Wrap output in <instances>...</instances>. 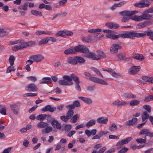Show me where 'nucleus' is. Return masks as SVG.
Wrapping results in <instances>:
<instances>
[{"label":"nucleus","mask_w":153,"mask_h":153,"mask_svg":"<svg viewBox=\"0 0 153 153\" xmlns=\"http://www.w3.org/2000/svg\"><path fill=\"white\" fill-rule=\"evenodd\" d=\"M86 57L92 59L93 60H98L99 59V57L95 53L92 52L89 53L86 55Z\"/></svg>","instance_id":"4be33fe9"},{"label":"nucleus","mask_w":153,"mask_h":153,"mask_svg":"<svg viewBox=\"0 0 153 153\" xmlns=\"http://www.w3.org/2000/svg\"><path fill=\"white\" fill-rule=\"evenodd\" d=\"M151 22H151L150 21H147L139 23L137 25L136 28L138 29H140L146 27L152 24L151 23Z\"/></svg>","instance_id":"f8f14e48"},{"label":"nucleus","mask_w":153,"mask_h":153,"mask_svg":"<svg viewBox=\"0 0 153 153\" xmlns=\"http://www.w3.org/2000/svg\"><path fill=\"white\" fill-rule=\"evenodd\" d=\"M74 107H78L81 106V104L79 102L78 100H76L74 101L73 103Z\"/></svg>","instance_id":"69168bd1"},{"label":"nucleus","mask_w":153,"mask_h":153,"mask_svg":"<svg viewBox=\"0 0 153 153\" xmlns=\"http://www.w3.org/2000/svg\"><path fill=\"white\" fill-rule=\"evenodd\" d=\"M151 100H153V95H150L149 96L146 97L144 100L146 102H148Z\"/></svg>","instance_id":"0e129e2a"},{"label":"nucleus","mask_w":153,"mask_h":153,"mask_svg":"<svg viewBox=\"0 0 153 153\" xmlns=\"http://www.w3.org/2000/svg\"><path fill=\"white\" fill-rule=\"evenodd\" d=\"M74 113V112L73 110H68L66 114V116L68 118L70 119L73 116Z\"/></svg>","instance_id":"3c124183"},{"label":"nucleus","mask_w":153,"mask_h":153,"mask_svg":"<svg viewBox=\"0 0 153 153\" xmlns=\"http://www.w3.org/2000/svg\"><path fill=\"white\" fill-rule=\"evenodd\" d=\"M137 121V119L136 118H133L132 119L126 122L125 123V125L128 126H133L135 125Z\"/></svg>","instance_id":"f3484780"},{"label":"nucleus","mask_w":153,"mask_h":153,"mask_svg":"<svg viewBox=\"0 0 153 153\" xmlns=\"http://www.w3.org/2000/svg\"><path fill=\"white\" fill-rule=\"evenodd\" d=\"M117 126L116 124L112 123L111 126L109 128V130L111 131H113L117 129Z\"/></svg>","instance_id":"bf43d9fd"},{"label":"nucleus","mask_w":153,"mask_h":153,"mask_svg":"<svg viewBox=\"0 0 153 153\" xmlns=\"http://www.w3.org/2000/svg\"><path fill=\"white\" fill-rule=\"evenodd\" d=\"M137 13L138 11L137 10L132 11L125 10L120 12L119 14L122 16H131L132 15L135 14Z\"/></svg>","instance_id":"6e6552de"},{"label":"nucleus","mask_w":153,"mask_h":153,"mask_svg":"<svg viewBox=\"0 0 153 153\" xmlns=\"http://www.w3.org/2000/svg\"><path fill=\"white\" fill-rule=\"evenodd\" d=\"M122 97L128 98H135L136 96L132 94L128 93H125L121 95Z\"/></svg>","instance_id":"2f4dec72"},{"label":"nucleus","mask_w":153,"mask_h":153,"mask_svg":"<svg viewBox=\"0 0 153 153\" xmlns=\"http://www.w3.org/2000/svg\"><path fill=\"white\" fill-rule=\"evenodd\" d=\"M151 4L147 0H142L139 2L135 3L134 5L137 7L144 8L148 7Z\"/></svg>","instance_id":"20e7f679"},{"label":"nucleus","mask_w":153,"mask_h":153,"mask_svg":"<svg viewBox=\"0 0 153 153\" xmlns=\"http://www.w3.org/2000/svg\"><path fill=\"white\" fill-rule=\"evenodd\" d=\"M146 35L149 37V39L153 41V31H149L146 32Z\"/></svg>","instance_id":"6e6d98bb"},{"label":"nucleus","mask_w":153,"mask_h":153,"mask_svg":"<svg viewBox=\"0 0 153 153\" xmlns=\"http://www.w3.org/2000/svg\"><path fill=\"white\" fill-rule=\"evenodd\" d=\"M15 60V58L13 55H11L10 56L9 59V61L10 66H13V65Z\"/></svg>","instance_id":"a18cd8bd"},{"label":"nucleus","mask_w":153,"mask_h":153,"mask_svg":"<svg viewBox=\"0 0 153 153\" xmlns=\"http://www.w3.org/2000/svg\"><path fill=\"white\" fill-rule=\"evenodd\" d=\"M76 61L79 64H83L85 62V59L82 57L76 56Z\"/></svg>","instance_id":"37998d69"},{"label":"nucleus","mask_w":153,"mask_h":153,"mask_svg":"<svg viewBox=\"0 0 153 153\" xmlns=\"http://www.w3.org/2000/svg\"><path fill=\"white\" fill-rule=\"evenodd\" d=\"M112 104L116 106H125L128 104V103L126 101H121L120 100H117L113 102Z\"/></svg>","instance_id":"aec40b11"},{"label":"nucleus","mask_w":153,"mask_h":153,"mask_svg":"<svg viewBox=\"0 0 153 153\" xmlns=\"http://www.w3.org/2000/svg\"><path fill=\"white\" fill-rule=\"evenodd\" d=\"M143 20H150L153 18V15L149 14V13L146 10L143 12L141 15Z\"/></svg>","instance_id":"ddd939ff"},{"label":"nucleus","mask_w":153,"mask_h":153,"mask_svg":"<svg viewBox=\"0 0 153 153\" xmlns=\"http://www.w3.org/2000/svg\"><path fill=\"white\" fill-rule=\"evenodd\" d=\"M102 30L99 28L92 29L88 30L89 33H93L101 32Z\"/></svg>","instance_id":"5fc2aeb1"},{"label":"nucleus","mask_w":153,"mask_h":153,"mask_svg":"<svg viewBox=\"0 0 153 153\" xmlns=\"http://www.w3.org/2000/svg\"><path fill=\"white\" fill-rule=\"evenodd\" d=\"M132 57L137 59L140 61H142L144 59V57L142 54L138 53L135 54L132 56Z\"/></svg>","instance_id":"72a5a7b5"},{"label":"nucleus","mask_w":153,"mask_h":153,"mask_svg":"<svg viewBox=\"0 0 153 153\" xmlns=\"http://www.w3.org/2000/svg\"><path fill=\"white\" fill-rule=\"evenodd\" d=\"M136 141L139 143H145L146 142V140L145 139V138L144 139L140 138L137 139L136 140Z\"/></svg>","instance_id":"052dcab7"},{"label":"nucleus","mask_w":153,"mask_h":153,"mask_svg":"<svg viewBox=\"0 0 153 153\" xmlns=\"http://www.w3.org/2000/svg\"><path fill=\"white\" fill-rule=\"evenodd\" d=\"M48 124L43 121L40 122L37 124V126L41 128H45L48 126Z\"/></svg>","instance_id":"7c9ffc66"},{"label":"nucleus","mask_w":153,"mask_h":153,"mask_svg":"<svg viewBox=\"0 0 153 153\" xmlns=\"http://www.w3.org/2000/svg\"><path fill=\"white\" fill-rule=\"evenodd\" d=\"M51 82V78L49 77H45L43 78V80L41 82V84H47Z\"/></svg>","instance_id":"c756f323"},{"label":"nucleus","mask_w":153,"mask_h":153,"mask_svg":"<svg viewBox=\"0 0 153 153\" xmlns=\"http://www.w3.org/2000/svg\"><path fill=\"white\" fill-rule=\"evenodd\" d=\"M31 12L32 14L36 16H37L39 15L40 16H42L41 12L36 10H32Z\"/></svg>","instance_id":"49530a36"},{"label":"nucleus","mask_w":153,"mask_h":153,"mask_svg":"<svg viewBox=\"0 0 153 153\" xmlns=\"http://www.w3.org/2000/svg\"><path fill=\"white\" fill-rule=\"evenodd\" d=\"M45 130H43L42 131V133L44 134V132H45L46 133H49L52 130V128L51 126H48L47 127L45 128Z\"/></svg>","instance_id":"c03bdc74"},{"label":"nucleus","mask_w":153,"mask_h":153,"mask_svg":"<svg viewBox=\"0 0 153 153\" xmlns=\"http://www.w3.org/2000/svg\"><path fill=\"white\" fill-rule=\"evenodd\" d=\"M56 107H52L50 105H47L45 107L41 109L42 111L46 112L48 111L50 112H53L56 110Z\"/></svg>","instance_id":"a211bd4d"},{"label":"nucleus","mask_w":153,"mask_h":153,"mask_svg":"<svg viewBox=\"0 0 153 153\" xmlns=\"http://www.w3.org/2000/svg\"><path fill=\"white\" fill-rule=\"evenodd\" d=\"M149 117V114L146 111L143 112L141 115V117L142 119V121L143 122H146L147 121Z\"/></svg>","instance_id":"cd10ccee"},{"label":"nucleus","mask_w":153,"mask_h":153,"mask_svg":"<svg viewBox=\"0 0 153 153\" xmlns=\"http://www.w3.org/2000/svg\"><path fill=\"white\" fill-rule=\"evenodd\" d=\"M37 94L36 93H27L25 94H24V97H34L36 96H37Z\"/></svg>","instance_id":"680f3d73"},{"label":"nucleus","mask_w":153,"mask_h":153,"mask_svg":"<svg viewBox=\"0 0 153 153\" xmlns=\"http://www.w3.org/2000/svg\"><path fill=\"white\" fill-rule=\"evenodd\" d=\"M140 103V101L137 100H134L130 101L129 102V105L130 106H133L137 105Z\"/></svg>","instance_id":"4c0bfd02"},{"label":"nucleus","mask_w":153,"mask_h":153,"mask_svg":"<svg viewBox=\"0 0 153 153\" xmlns=\"http://www.w3.org/2000/svg\"><path fill=\"white\" fill-rule=\"evenodd\" d=\"M105 25L109 28L112 29H116L120 27L119 25L112 22L107 23H106Z\"/></svg>","instance_id":"412c9836"},{"label":"nucleus","mask_w":153,"mask_h":153,"mask_svg":"<svg viewBox=\"0 0 153 153\" xmlns=\"http://www.w3.org/2000/svg\"><path fill=\"white\" fill-rule=\"evenodd\" d=\"M10 108L11 109V111L15 114L18 115L19 114V111L20 109V108L16 104H11L10 105Z\"/></svg>","instance_id":"4468645a"},{"label":"nucleus","mask_w":153,"mask_h":153,"mask_svg":"<svg viewBox=\"0 0 153 153\" xmlns=\"http://www.w3.org/2000/svg\"><path fill=\"white\" fill-rule=\"evenodd\" d=\"M67 62L69 64L72 65H76L77 64V62L76 61V57H68L67 59Z\"/></svg>","instance_id":"5701e85b"},{"label":"nucleus","mask_w":153,"mask_h":153,"mask_svg":"<svg viewBox=\"0 0 153 153\" xmlns=\"http://www.w3.org/2000/svg\"><path fill=\"white\" fill-rule=\"evenodd\" d=\"M97 54L98 56H97L99 58V59L101 58H104L106 57V55L102 51L98 50L97 51Z\"/></svg>","instance_id":"c9c22d12"},{"label":"nucleus","mask_w":153,"mask_h":153,"mask_svg":"<svg viewBox=\"0 0 153 153\" xmlns=\"http://www.w3.org/2000/svg\"><path fill=\"white\" fill-rule=\"evenodd\" d=\"M60 119L61 120L63 121L64 122H66L69 119L68 118V117L66 116L63 115L60 117Z\"/></svg>","instance_id":"338daca9"},{"label":"nucleus","mask_w":153,"mask_h":153,"mask_svg":"<svg viewBox=\"0 0 153 153\" xmlns=\"http://www.w3.org/2000/svg\"><path fill=\"white\" fill-rule=\"evenodd\" d=\"M140 68V66H133L129 68V71L132 74H135L139 71Z\"/></svg>","instance_id":"6ab92c4d"},{"label":"nucleus","mask_w":153,"mask_h":153,"mask_svg":"<svg viewBox=\"0 0 153 153\" xmlns=\"http://www.w3.org/2000/svg\"><path fill=\"white\" fill-rule=\"evenodd\" d=\"M96 124V120H95L92 119L90 120L86 124V126L88 128L90 127L95 125Z\"/></svg>","instance_id":"f704fd0d"},{"label":"nucleus","mask_w":153,"mask_h":153,"mask_svg":"<svg viewBox=\"0 0 153 153\" xmlns=\"http://www.w3.org/2000/svg\"><path fill=\"white\" fill-rule=\"evenodd\" d=\"M149 130L148 129H142L141 131H140L139 133V134L140 135L142 134H146V135L145 136V138L146 137V136H147V134H148L149 133Z\"/></svg>","instance_id":"ea45409f"},{"label":"nucleus","mask_w":153,"mask_h":153,"mask_svg":"<svg viewBox=\"0 0 153 153\" xmlns=\"http://www.w3.org/2000/svg\"><path fill=\"white\" fill-rule=\"evenodd\" d=\"M130 18L132 20L137 22H141L143 20L141 15L140 16L135 15L132 17L131 16Z\"/></svg>","instance_id":"473e14b6"},{"label":"nucleus","mask_w":153,"mask_h":153,"mask_svg":"<svg viewBox=\"0 0 153 153\" xmlns=\"http://www.w3.org/2000/svg\"><path fill=\"white\" fill-rule=\"evenodd\" d=\"M25 89L28 91L35 92L37 91L38 89L34 83H30L27 85Z\"/></svg>","instance_id":"9d476101"},{"label":"nucleus","mask_w":153,"mask_h":153,"mask_svg":"<svg viewBox=\"0 0 153 153\" xmlns=\"http://www.w3.org/2000/svg\"><path fill=\"white\" fill-rule=\"evenodd\" d=\"M142 79L143 81H141V83L144 84L146 83L144 82H147L153 84V78L147 76H143L142 77Z\"/></svg>","instance_id":"2eb2a0df"},{"label":"nucleus","mask_w":153,"mask_h":153,"mask_svg":"<svg viewBox=\"0 0 153 153\" xmlns=\"http://www.w3.org/2000/svg\"><path fill=\"white\" fill-rule=\"evenodd\" d=\"M48 42V37H46L42 39L39 43V45H42L45 44Z\"/></svg>","instance_id":"8fccbe9b"},{"label":"nucleus","mask_w":153,"mask_h":153,"mask_svg":"<svg viewBox=\"0 0 153 153\" xmlns=\"http://www.w3.org/2000/svg\"><path fill=\"white\" fill-rule=\"evenodd\" d=\"M51 33V32H48V33H46L44 31L38 30L36 32V34L37 35H38L43 34H47L48 35H50Z\"/></svg>","instance_id":"4d7b16f0"},{"label":"nucleus","mask_w":153,"mask_h":153,"mask_svg":"<svg viewBox=\"0 0 153 153\" xmlns=\"http://www.w3.org/2000/svg\"><path fill=\"white\" fill-rule=\"evenodd\" d=\"M126 1H123L118 4H115L110 7V9L111 10H114L117 7H120L122 5L126 4Z\"/></svg>","instance_id":"bb28decb"},{"label":"nucleus","mask_w":153,"mask_h":153,"mask_svg":"<svg viewBox=\"0 0 153 153\" xmlns=\"http://www.w3.org/2000/svg\"><path fill=\"white\" fill-rule=\"evenodd\" d=\"M56 36L57 37L61 36L62 37H65L64 31L61 30L58 31L56 34Z\"/></svg>","instance_id":"de8ad7c7"},{"label":"nucleus","mask_w":153,"mask_h":153,"mask_svg":"<svg viewBox=\"0 0 153 153\" xmlns=\"http://www.w3.org/2000/svg\"><path fill=\"white\" fill-rule=\"evenodd\" d=\"M52 120L51 121V124L52 126L54 128H56L58 129H60L61 128V125L60 123H59L58 121L55 120L53 118H51Z\"/></svg>","instance_id":"dca6fc26"},{"label":"nucleus","mask_w":153,"mask_h":153,"mask_svg":"<svg viewBox=\"0 0 153 153\" xmlns=\"http://www.w3.org/2000/svg\"><path fill=\"white\" fill-rule=\"evenodd\" d=\"M19 40V42L18 43V44H19L17 45L21 47V49L24 48H25V42L24 40Z\"/></svg>","instance_id":"864d4df0"},{"label":"nucleus","mask_w":153,"mask_h":153,"mask_svg":"<svg viewBox=\"0 0 153 153\" xmlns=\"http://www.w3.org/2000/svg\"><path fill=\"white\" fill-rule=\"evenodd\" d=\"M27 78L33 82H35L37 80L35 76H28L27 77Z\"/></svg>","instance_id":"774afa93"},{"label":"nucleus","mask_w":153,"mask_h":153,"mask_svg":"<svg viewBox=\"0 0 153 153\" xmlns=\"http://www.w3.org/2000/svg\"><path fill=\"white\" fill-rule=\"evenodd\" d=\"M117 56L119 59L121 60H126V54L124 53H121L117 55Z\"/></svg>","instance_id":"e433bc0d"},{"label":"nucleus","mask_w":153,"mask_h":153,"mask_svg":"<svg viewBox=\"0 0 153 153\" xmlns=\"http://www.w3.org/2000/svg\"><path fill=\"white\" fill-rule=\"evenodd\" d=\"M9 32V30H6L2 28V30L1 31L0 34V37H3L5 36L8 34Z\"/></svg>","instance_id":"58836bf2"},{"label":"nucleus","mask_w":153,"mask_h":153,"mask_svg":"<svg viewBox=\"0 0 153 153\" xmlns=\"http://www.w3.org/2000/svg\"><path fill=\"white\" fill-rule=\"evenodd\" d=\"M35 42L32 41H30L27 42H25V48L33 45L35 44Z\"/></svg>","instance_id":"13d9d810"},{"label":"nucleus","mask_w":153,"mask_h":153,"mask_svg":"<svg viewBox=\"0 0 153 153\" xmlns=\"http://www.w3.org/2000/svg\"><path fill=\"white\" fill-rule=\"evenodd\" d=\"M70 76V78L71 79V81H72V80H73L76 84L80 83L79 78V77L77 76L76 75L72 74H71Z\"/></svg>","instance_id":"c85d7f7f"},{"label":"nucleus","mask_w":153,"mask_h":153,"mask_svg":"<svg viewBox=\"0 0 153 153\" xmlns=\"http://www.w3.org/2000/svg\"><path fill=\"white\" fill-rule=\"evenodd\" d=\"M121 44V43L119 42L114 43L110 49L111 52L112 53H117L118 49L121 48V47L120 46Z\"/></svg>","instance_id":"39448f33"},{"label":"nucleus","mask_w":153,"mask_h":153,"mask_svg":"<svg viewBox=\"0 0 153 153\" xmlns=\"http://www.w3.org/2000/svg\"><path fill=\"white\" fill-rule=\"evenodd\" d=\"M97 121L98 123L106 124L108 121V119L106 118L102 117L97 119Z\"/></svg>","instance_id":"393cba45"},{"label":"nucleus","mask_w":153,"mask_h":153,"mask_svg":"<svg viewBox=\"0 0 153 153\" xmlns=\"http://www.w3.org/2000/svg\"><path fill=\"white\" fill-rule=\"evenodd\" d=\"M78 98L88 104L90 105L92 103V101L90 98L82 97H79Z\"/></svg>","instance_id":"b1692460"},{"label":"nucleus","mask_w":153,"mask_h":153,"mask_svg":"<svg viewBox=\"0 0 153 153\" xmlns=\"http://www.w3.org/2000/svg\"><path fill=\"white\" fill-rule=\"evenodd\" d=\"M44 58L43 55L41 54H39L31 56L30 57V59L33 60L34 62H38L42 61Z\"/></svg>","instance_id":"0eeeda50"},{"label":"nucleus","mask_w":153,"mask_h":153,"mask_svg":"<svg viewBox=\"0 0 153 153\" xmlns=\"http://www.w3.org/2000/svg\"><path fill=\"white\" fill-rule=\"evenodd\" d=\"M146 34L144 33H138L136 31H132L127 32L125 33L120 34L119 35L123 38H129L132 39H134L135 37L139 38L143 37L146 36Z\"/></svg>","instance_id":"f257e3e1"},{"label":"nucleus","mask_w":153,"mask_h":153,"mask_svg":"<svg viewBox=\"0 0 153 153\" xmlns=\"http://www.w3.org/2000/svg\"><path fill=\"white\" fill-rule=\"evenodd\" d=\"M64 53L66 55L74 54L75 53V51L74 48H71L65 50Z\"/></svg>","instance_id":"a878e982"},{"label":"nucleus","mask_w":153,"mask_h":153,"mask_svg":"<svg viewBox=\"0 0 153 153\" xmlns=\"http://www.w3.org/2000/svg\"><path fill=\"white\" fill-rule=\"evenodd\" d=\"M75 51V53L77 52H80L83 53H88L89 51L88 48L86 46L82 45H78L74 47Z\"/></svg>","instance_id":"7ed1b4c3"},{"label":"nucleus","mask_w":153,"mask_h":153,"mask_svg":"<svg viewBox=\"0 0 153 153\" xmlns=\"http://www.w3.org/2000/svg\"><path fill=\"white\" fill-rule=\"evenodd\" d=\"M47 117L46 114H41L38 115L36 118L39 120H42L45 119Z\"/></svg>","instance_id":"a19ab883"},{"label":"nucleus","mask_w":153,"mask_h":153,"mask_svg":"<svg viewBox=\"0 0 153 153\" xmlns=\"http://www.w3.org/2000/svg\"><path fill=\"white\" fill-rule=\"evenodd\" d=\"M91 70L97 73L99 76H100L102 78H103V76L100 73V71L97 68H92Z\"/></svg>","instance_id":"09e8293b"},{"label":"nucleus","mask_w":153,"mask_h":153,"mask_svg":"<svg viewBox=\"0 0 153 153\" xmlns=\"http://www.w3.org/2000/svg\"><path fill=\"white\" fill-rule=\"evenodd\" d=\"M82 40L83 42L87 43L90 42L91 41V39L89 36L82 37Z\"/></svg>","instance_id":"79ce46f5"},{"label":"nucleus","mask_w":153,"mask_h":153,"mask_svg":"<svg viewBox=\"0 0 153 153\" xmlns=\"http://www.w3.org/2000/svg\"><path fill=\"white\" fill-rule=\"evenodd\" d=\"M131 137H129L117 142V143L116 146L118 147V149H119L121 148V146L123 145L124 144L127 143L131 140Z\"/></svg>","instance_id":"9b49d317"},{"label":"nucleus","mask_w":153,"mask_h":153,"mask_svg":"<svg viewBox=\"0 0 153 153\" xmlns=\"http://www.w3.org/2000/svg\"><path fill=\"white\" fill-rule=\"evenodd\" d=\"M103 32L107 33L106 36L108 38L115 40L120 37L119 35H114V31L112 30H103Z\"/></svg>","instance_id":"423d86ee"},{"label":"nucleus","mask_w":153,"mask_h":153,"mask_svg":"<svg viewBox=\"0 0 153 153\" xmlns=\"http://www.w3.org/2000/svg\"><path fill=\"white\" fill-rule=\"evenodd\" d=\"M63 79L59 81V83L62 85H71L73 84V82L71 81V79L70 76L68 75H65L63 77Z\"/></svg>","instance_id":"f03ea898"},{"label":"nucleus","mask_w":153,"mask_h":153,"mask_svg":"<svg viewBox=\"0 0 153 153\" xmlns=\"http://www.w3.org/2000/svg\"><path fill=\"white\" fill-rule=\"evenodd\" d=\"M79 117V116L78 117V115L76 114L74 115L72 117L71 120V122H72L73 123H75L76 122L77 120H78V118Z\"/></svg>","instance_id":"603ef678"},{"label":"nucleus","mask_w":153,"mask_h":153,"mask_svg":"<svg viewBox=\"0 0 153 153\" xmlns=\"http://www.w3.org/2000/svg\"><path fill=\"white\" fill-rule=\"evenodd\" d=\"M111 73L112 76L116 78H117L120 76V75L119 74L116 73L113 70V72H111Z\"/></svg>","instance_id":"e2e57ef3"},{"label":"nucleus","mask_w":153,"mask_h":153,"mask_svg":"<svg viewBox=\"0 0 153 153\" xmlns=\"http://www.w3.org/2000/svg\"><path fill=\"white\" fill-rule=\"evenodd\" d=\"M89 79L95 83H98L102 85H107V83L102 79L98 78L97 77H90Z\"/></svg>","instance_id":"1a4fd4ad"}]
</instances>
